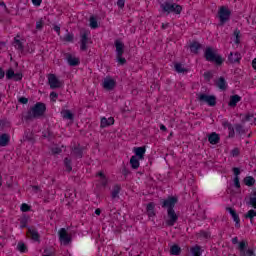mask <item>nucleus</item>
<instances>
[{
    "instance_id": "obj_29",
    "label": "nucleus",
    "mask_w": 256,
    "mask_h": 256,
    "mask_svg": "<svg viewBox=\"0 0 256 256\" xmlns=\"http://www.w3.org/2000/svg\"><path fill=\"white\" fill-rule=\"evenodd\" d=\"M244 185H246L247 187H253V185H255V178H253V176L245 177Z\"/></svg>"
},
{
    "instance_id": "obj_34",
    "label": "nucleus",
    "mask_w": 256,
    "mask_h": 256,
    "mask_svg": "<svg viewBox=\"0 0 256 256\" xmlns=\"http://www.w3.org/2000/svg\"><path fill=\"white\" fill-rule=\"evenodd\" d=\"M63 119H68L69 121H73V113H71L69 110H64L62 112Z\"/></svg>"
},
{
    "instance_id": "obj_38",
    "label": "nucleus",
    "mask_w": 256,
    "mask_h": 256,
    "mask_svg": "<svg viewBox=\"0 0 256 256\" xmlns=\"http://www.w3.org/2000/svg\"><path fill=\"white\" fill-rule=\"evenodd\" d=\"M191 253L194 256H201V247L199 246H194L191 248Z\"/></svg>"
},
{
    "instance_id": "obj_28",
    "label": "nucleus",
    "mask_w": 256,
    "mask_h": 256,
    "mask_svg": "<svg viewBox=\"0 0 256 256\" xmlns=\"http://www.w3.org/2000/svg\"><path fill=\"white\" fill-rule=\"evenodd\" d=\"M199 49H201V44H199L198 42H192L190 44V51L191 53H199Z\"/></svg>"
},
{
    "instance_id": "obj_61",
    "label": "nucleus",
    "mask_w": 256,
    "mask_h": 256,
    "mask_svg": "<svg viewBox=\"0 0 256 256\" xmlns=\"http://www.w3.org/2000/svg\"><path fill=\"white\" fill-rule=\"evenodd\" d=\"M252 68L256 71V58L252 60Z\"/></svg>"
},
{
    "instance_id": "obj_54",
    "label": "nucleus",
    "mask_w": 256,
    "mask_h": 256,
    "mask_svg": "<svg viewBox=\"0 0 256 256\" xmlns=\"http://www.w3.org/2000/svg\"><path fill=\"white\" fill-rule=\"evenodd\" d=\"M233 173H234L235 177H239V175H241V170H239V168L235 167V168H233Z\"/></svg>"
},
{
    "instance_id": "obj_62",
    "label": "nucleus",
    "mask_w": 256,
    "mask_h": 256,
    "mask_svg": "<svg viewBox=\"0 0 256 256\" xmlns=\"http://www.w3.org/2000/svg\"><path fill=\"white\" fill-rule=\"evenodd\" d=\"M3 77H5V72L0 68V79H3Z\"/></svg>"
},
{
    "instance_id": "obj_4",
    "label": "nucleus",
    "mask_w": 256,
    "mask_h": 256,
    "mask_svg": "<svg viewBox=\"0 0 256 256\" xmlns=\"http://www.w3.org/2000/svg\"><path fill=\"white\" fill-rule=\"evenodd\" d=\"M220 25H225L231 19V10L227 6H221L218 10Z\"/></svg>"
},
{
    "instance_id": "obj_59",
    "label": "nucleus",
    "mask_w": 256,
    "mask_h": 256,
    "mask_svg": "<svg viewBox=\"0 0 256 256\" xmlns=\"http://www.w3.org/2000/svg\"><path fill=\"white\" fill-rule=\"evenodd\" d=\"M232 157H237V155H239V149H233L231 152Z\"/></svg>"
},
{
    "instance_id": "obj_45",
    "label": "nucleus",
    "mask_w": 256,
    "mask_h": 256,
    "mask_svg": "<svg viewBox=\"0 0 256 256\" xmlns=\"http://www.w3.org/2000/svg\"><path fill=\"white\" fill-rule=\"evenodd\" d=\"M117 61L120 65H125V63H127V60L123 57V55H117Z\"/></svg>"
},
{
    "instance_id": "obj_6",
    "label": "nucleus",
    "mask_w": 256,
    "mask_h": 256,
    "mask_svg": "<svg viewBox=\"0 0 256 256\" xmlns=\"http://www.w3.org/2000/svg\"><path fill=\"white\" fill-rule=\"evenodd\" d=\"M48 85H50V89H61L63 82L55 74H48Z\"/></svg>"
},
{
    "instance_id": "obj_18",
    "label": "nucleus",
    "mask_w": 256,
    "mask_h": 256,
    "mask_svg": "<svg viewBox=\"0 0 256 256\" xmlns=\"http://www.w3.org/2000/svg\"><path fill=\"white\" fill-rule=\"evenodd\" d=\"M228 61H230V63H239V61H241V54L239 52H231L228 56Z\"/></svg>"
},
{
    "instance_id": "obj_7",
    "label": "nucleus",
    "mask_w": 256,
    "mask_h": 256,
    "mask_svg": "<svg viewBox=\"0 0 256 256\" xmlns=\"http://www.w3.org/2000/svg\"><path fill=\"white\" fill-rule=\"evenodd\" d=\"M198 101L201 103H207L210 107H215L217 105V98L215 96H209L207 94H200L198 96Z\"/></svg>"
},
{
    "instance_id": "obj_23",
    "label": "nucleus",
    "mask_w": 256,
    "mask_h": 256,
    "mask_svg": "<svg viewBox=\"0 0 256 256\" xmlns=\"http://www.w3.org/2000/svg\"><path fill=\"white\" fill-rule=\"evenodd\" d=\"M28 233L33 241H39V232L35 228H29Z\"/></svg>"
},
{
    "instance_id": "obj_46",
    "label": "nucleus",
    "mask_w": 256,
    "mask_h": 256,
    "mask_svg": "<svg viewBox=\"0 0 256 256\" xmlns=\"http://www.w3.org/2000/svg\"><path fill=\"white\" fill-rule=\"evenodd\" d=\"M14 81H21L23 79V74L21 73H14V76L12 78Z\"/></svg>"
},
{
    "instance_id": "obj_22",
    "label": "nucleus",
    "mask_w": 256,
    "mask_h": 256,
    "mask_svg": "<svg viewBox=\"0 0 256 256\" xmlns=\"http://www.w3.org/2000/svg\"><path fill=\"white\" fill-rule=\"evenodd\" d=\"M139 161H142V160L137 158V156H132L130 158V165L132 169H139V165H140Z\"/></svg>"
},
{
    "instance_id": "obj_47",
    "label": "nucleus",
    "mask_w": 256,
    "mask_h": 256,
    "mask_svg": "<svg viewBox=\"0 0 256 256\" xmlns=\"http://www.w3.org/2000/svg\"><path fill=\"white\" fill-rule=\"evenodd\" d=\"M36 29L38 31H41V29H43V19H40L39 21L36 22Z\"/></svg>"
},
{
    "instance_id": "obj_52",
    "label": "nucleus",
    "mask_w": 256,
    "mask_h": 256,
    "mask_svg": "<svg viewBox=\"0 0 256 256\" xmlns=\"http://www.w3.org/2000/svg\"><path fill=\"white\" fill-rule=\"evenodd\" d=\"M125 1H127V0H118L117 1V5L120 9H123V7H125Z\"/></svg>"
},
{
    "instance_id": "obj_8",
    "label": "nucleus",
    "mask_w": 256,
    "mask_h": 256,
    "mask_svg": "<svg viewBox=\"0 0 256 256\" xmlns=\"http://www.w3.org/2000/svg\"><path fill=\"white\" fill-rule=\"evenodd\" d=\"M238 250L241 256H255L252 249H247V242L241 241L238 243Z\"/></svg>"
},
{
    "instance_id": "obj_12",
    "label": "nucleus",
    "mask_w": 256,
    "mask_h": 256,
    "mask_svg": "<svg viewBox=\"0 0 256 256\" xmlns=\"http://www.w3.org/2000/svg\"><path fill=\"white\" fill-rule=\"evenodd\" d=\"M176 204H177V198L169 197L168 199L162 202V207H167V209H173V207H175Z\"/></svg>"
},
{
    "instance_id": "obj_37",
    "label": "nucleus",
    "mask_w": 256,
    "mask_h": 256,
    "mask_svg": "<svg viewBox=\"0 0 256 256\" xmlns=\"http://www.w3.org/2000/svg\"><path fill=\"white\" fill-rule=\"evenodd\" d=\"M17 249L20 251V253H27V245H25L23 242L18 243Z\"/></svg>"
},
{
    "instance_id": "obj_14",
    "label": "nucleus",
    "mask_w": 256,
    "mask_h": 256,
    "mask_svg": "<svg viewBox=\"0 0 256 256\" xmlns=\"http://www.w3.org/2000/svg\"><path fill=\"white\" fill-rule=\"evenodd\" d=\"M87 43H89V37L87 36V33H84L81 35V40H80L81 51H87Z\"/></svg>"
},
{
    "instance_id": "obj_48",
    "label": "nucleus",
    "mask_w": 256,
    "mask_h": 256,
    "mask_svg": "<svg viewBox=\"0 0 256 256\" xmlns=\"http://www.w3.org/2000/svg\"><path fill=\"white\" fill-rule=\"evenodd\" d=\"M64 41H67L68 43H71L73 41V35L68 33L64 36Z\"/></svg>"
},
{
    "instance_id": "obj_26",
    "label": "nucleus",
    "mask_w": 256,
    "mask_h": 256,
    "mask_svg": "<svg viewBox=\"0 0 256 256\" xmlns=\"http://www.w3.org/2000/svg\"><path fill=\"white\" fill-rule=\"evenodd\" d=\"M97 176L100 177L99 185H101L102 187H107L108 180L105 174H103V172H99Z\"/></svg>"
},
{
    "instance_id": "obj_20",
    "label": "nucleus",
    "mask_w": 256,
    "mask_h": 256,
    "mask_svg": "<svg viewBox=\"0 0 256 256\" xmlns=\"http://www.w3.org/2000/svg\"><path fill=\"white\" fill-rule=\"evenodd\" d=\"M247 205H250V207H253V209H256V189L252 191L249 201L247 202Z\"/></svg>"
},
{
    "instance_id": "obj_24",
    "label": "nucleus",
    "mask_w": 256,
    "mask_h": 256,
    "mask_svg": "<svg viewBox=\"0 0 256 256\" xmlns=\"http://www.w3.org/2000/svg\"><path fill=\"white\" fill-rule=\"evenodd\" d=\"M216 85L218 89H221L222 91H225L227 89V82L225 81V78L220 77L218 81L216 82Z\"/></svg>"
},
{
    "instance_id": "obj_50",
    "label": "nucleus",
    "mask_w": 256,
    "mask_h": 256,
    "mask_svg": "<svg viewBox=\"0 0 256 256\" xmlns=\"http://www.w3.org/2000/svg\"><path fill=\"white\" fill-rule=\"evenodd\" d=\"M235 131L237 133H243V126L241 124H236L235 125Z\"/></svg>"
},
{
    "instance_id": "obj_60",
    "label": "nucleus",
    "mask_w": 256,
    "mask_h": 256,
    "mask_svg": "<svg viewBox=\"0 0 256 256\" xmlns=\"http://www.w3.org/2000/svg\"><path fill=\"white\" fill-rule=\"evenodd\" d=\"M232 243H233V245H237V243H239V238L234 237V238L232 239Z\"/></svg>"
},
{
    "instance_id": "obj_9",
    "label": "nucleus",
    "mask_w": 256,
    "mask_h": 256,
    "mask_svg": "<svg viewBox=\"0 0 256 256\" xmlns=\"http://www.w3.org/2000/svg\"><path fill=\"white\" fill-rule=\"evenodd\" d=\"M115 85H117V82L115 81V79L109 76L104 78V81L102 83L103 89H105L106 91H113V89H115Z\"/></svg>"
},
{
    "instance_id": "obj_44",
    "label": "nucleus",
    "mask_w": 256,
    "mask_h": 256,
    "mask_svg": "<svg viewBox=\"0 0 256 256\" xmlns=\"http://www.w3.org/2000/svg\"><path fill=\"white\" fill-rule=\"evenodd\" d=\"M14 75H15V71H13V69H9L6 72V79H13Z\"/></svg>"
},
{
    "instance_id": "obj_40",
    "label": "nucleus",
    "mask_w": 256,
    "mask_h": 256,
    "mask_svg": "<svg viewBox=\"0 0 256 256\" xmlns=\"http://www.w3.org/2000/svg\"><path fill=\"white\" fill-rule=\"evenodd\" d=\"M64 165H65L67 171H69V172L73 171V167H71V159L65 158Z\"/></svg>"
},
{
    "instance_id": "obj_56",
    "label": "nucleus",
    "mask_w": 256,
    "mask_h": 256,
    "mask_svg": "<svg viewBox=\"0 0 256 256\" xmlns=\"http://www.w3.org/2000/svg\"><path fill=\"white\" fill-rule=\"evenodd\" d=\"M222 126L225 128V129H229V127L231 126V123H229V121L227 120H224L222 122Z\"/></svg>"
},
{
    "instance_id": "obj_13",
    "label": "nucleus",
    "mask_w": 256,
    "mask_h": 256,
    "mask_svg": "<svg viewBox=\"0 0 256 256\" xmlns=\"http://www.w3.org/2000/svg\"><path fill=\"white\" fill-rule=\"evenodd\" d=\"M114 123H115V119L113 117H110V118L103 117L100 122V127L102 129H105V127H109Z\"/></svg>"
},
{
    "instance_id": "obj_63",
    "label": "nucleus",
    "mask_w": 256,
    "mask_h": 256,
    "mask_svg": "<svg viewBox=\"0 0 256 256\" xmlns=\"http://www.w3.org/2000/svg\"><path fill=\"white\" fill-rule=\"evenodd\" d=\"M160 130L161 131H167V127L163 124L160 125Z\"/></svg>"
},
{
    "instance_id": "obj_17",
    "label": "nucleus",
    "mask_w": 256,
    "mask_h": 256,
    "mask_svg": "<svg viewBox=\"0 0 256 256\" xmlns=\"http://www.w3.org/2000/svg\"><path fill=\"white\" fill-rule=\"evenodd\" d=\"M67 62L70 65V67H77V65H79V63H80V60L78 57H75V56L69 54L67 56Z\"/></svg>"
},
{
    "instance_id": "obj_43",
    "label": "nucleus",
    "mask_w": 256,
    "mask_h": 256,
    "mask_svg": "<svg viewBox=\"0 0 256 256\" xmlns=\"http://www.w3.org/2000/svg\"><path fill=\"white\" fill-rule=\"evenodd\" d=\"M228 137L233 138L235 137V128L233 127V125H231L230 127H228Z\"/></svg>"
},
{
    "instance_id": "obj_33",
    "label": "nucleus",
    "mask_w": 256,
    "mask_h": 256,
    "mask_svg": "<svg viewBox=\"0 0 256 256\" xmlns=\"http://www.w3.org/2000/svg\"><path fill=\"white\" fill-rule=\"evenodd\" d=\"M234 37V43H236V45H239L241 43V31L236 29L234 31Z\"/></svg>"
},
{
    "instance_id": "obj_57",
    "label": "nucleus",
    "mask_w": 256,
    "mask_h": 256,
    "mask_svg": "<svg viewBox=\"0 0 256 256\" xmlns=\"http://www.w3.org/2000/svg\"><path fill=\"white\" fill-rule=\"evenodd\" d=\"M32 3L36 7H39L41 5V3H43V0H32Z\"/></svg>"
},
{
    "instance_id": "obj_35",
    "label": "nucleus",
    "mask_w": 256,
    "mask_h": 256,
    "mask_svg": "<svg viewBox=\"0 0 256 256\" xmlns=\"http://www.w3.org/2000/svg\"><path fill=\"white\" fill-rule=\"evenodd\" d=\"M14 47L15 49H18V51H23V43L21 40L14 38Z\"/></svg>"
},
{
    "instance_id": "obj_55",
    "label": "nucleus",
    "mask_w": 256,
    "mask_h": 256,
    "mask_svg": "<svg viewBox=\"0 0 256 256\" xmlns=\"http://www.w3.org/2000/svg\"><path fill=\"white\" fill-rule=\"evenodd\" d=\"M52 153H53L54 155H59V153H61V148H59V147L53 148V149H52Z\"/></svg>"
},
{
    "instance_id": "obj_64",
    "label": "nucleus",
    "mask_w": 256,
    "mask_h": 256,
    "mask_svg": "<svg viewBox=\"0 0 256 256\" xmlns=\"http://www.w3.org/2000/svg\"><path fill=\"white\" fill-rule=\"evenodd\" d=\"M169 27V23H162V29H167Z\"/></svg>"
},
{
    "instance_id": "obj_30",
    "label": "nucleus",
    "mask_w": 256,
    "mask_h": 256,
    "mask_svg": "<svg viewBox=\"0 0 256 256\" xmlns=\"http://www.w3.org/2000/svg\"><path fill=\"white\" fill-rule=\"evenodd\" d=\"M174 69L176 73H187V69L181 63H176Z\"/></svg>"
},
{
    "instance_id": "obj_15",
    "label": "nucleus",
    "mask_w": 256,
    "mask_h": 256,
    "mask_svg": "<svg viewBox=\"0 0 256 256\" xmlns=\"http://www.w3.org/2000/svg\"><path fill=\"white\" fill-rule=\"evenodd\" d=\"M208 141L210 145H217V143L221 141V137L219 136V134L213 132L208 136Z\"/></svg>"
},
{
    "instance_id": "obj_42",
    "label": "nucleus",
    "mask_w": 256,
    "mask_h": 256,
    "mask_svg": "<svg viewBox=\"0 0 256 256\" xmlns=\"http://www.w3.org/2000/svg\"><path fill=\"white\" fill-rule=\"evenodd\" d=\"M31 210V206L28 205L27 203H23L20 207V211H22L23 213H27V211Z\"/></svg>"
},
{
    "instance_id": "obj_3",
    "label": "nucleus",
    "mask_w": 256,
    "mask_h": 256,
    "mask_svg": "<svg viewBox=\"0 0 256 256\" xmlns=\"http://www.w3.org/2000/svg\"><path fill=\"white\" fill-rule=\"evenodd\" d=\"M204 56L206 61L216 63V65H221L223 63V58L217 55V53H215V50H213V48L211 47L206 48Z\"/></svg>"
},
{
    "instance_id": "obj_2",
    "label": "nucleus",
    "mask_w": 256,
    "mask_h": 256,
    "mask_svg": "<svg viewBox=\"0 0 256 256\" xmlns=\"http://www.w3.org/2000/svg\"><path fill=\"white\" fill-rule=\"evenodd\" d=\"M160 8L167 15L174 13V15H181L183 7L175 2L166 1L160 5Z\"/></svg>"
},
{
    "instance_id": "obj_1",
    "label": "nucleus",
    "mask_w": 256,
    "mask_h": 256,
    "mask_svg": "<svg viewBox=\"0 0 256 256\" xmlns=\"http://www.w3.org/2000/svg\"><path fill=\"white\" fill-rule=\"evenodd\" d=\"M45 111H47V106H45L44 103L38 102L30 108L26 119H37L39 117H43V115H45Z\"/></svg>"
},
{
    "instance_id": "obj_36",
    "label": "nucleus",
    "mask_w": 256,
    "mask_h": 256,
    "mask_svg": "<svg viewBox=\"0 0 256 256\" xmlns=\"http://www.w3.org/2000/svg\"><path fill=\"white\" fill-rule=\"evenodd\" d=\"M89 21L91 29H97V27H99V24L97 23V18H95L94 16H91Z\"/></svg>"
},
{
    "instance_id": "obj_31",
    "label": "nucleus",
    "mask_w": 256,
    "mask_h": 256,
    "mask_svg": "<svg viewBox=\"0 0 256 256\" xmlns=\"http://www.w3.org/2000/svg\"><path fill=\"white\" fill-rule=\"evenodd\" d=\"M170 253H171V255H180L181 254V247H179L178 245H173L170 248Z\"/></svg>"
},
{
    "instance_id": "obj_53",
    "label": "nucleus",
    "mask_w": 256,
    "mask_h": 256,
    "mask_svg": "<svg viewBox=\"0 0 256 256\" xmlns=\"http://www.w3.org/2000/svg\"><path fill=\"white\" fill-rule=\"evenodd\" d=\"M19 103H22V105H27V103H29V99L21 97L19 98Z\"/></svg>"
},
{
    "instance_id": "obj_16",
    "label": "nucleus",
    "mask_w": 256,
    "mask_h": 256,
    "mask_svg": "<svg viewBox=\"0 0 256 256\" xmlns=\"http://www.w3.org/2000/svg\"><path fill=\"white\" fill-rule=\"evenodd\" d=\"M145 147H137V148H134V153H135V156L134 157H137L138 159H145Z\"/></svg>"
},
{
    "instance_id": "obj_21",
    "label": "nucleus",
    "mask_w": 256,
    "mask_h": 256,
    "mask_svg": "<svg viewBox=\"0 0 256 256\" xmlns=\"http://www.w3.org/2000/svg\"><path fill=\"white\" fill-rule=\"evenodd\" d=\"M241 101V96L239 95H233L230 97V101L228 103L229 107H237V103Z\"/></svg>"
},
{
    "instance_id": "obj_19",
    "label": "nucleus",
    "mask_w": 256,
    "mask_h": 256,
    "mask_svg": "<svg viewBox=\"0 0 256 256\" xmlns=\"http://www.w3.org/2000/svg\"><path fill=\"white\" fill-rule=\"evenodd\" d=\"M115 47H116V55H123L125 45L120 40L115 41Z\"/></svg>"
},
{
    "instance_id": "obj_25",
    "label": "nucleus",
    "mask_w": 256,
    "mask_h": 256,
    "mask_svg": "<svg viewBox=\"0 0 256 256\" xmlns=\"http://www.w3.org/2000/svg\"><path fill=\"white\" fill-rule=\"evenodd\" d=\"M146 209L148 217H153L155 215V204L153 202H150Z\"/></svg>"
},
{
    "instance_id": "obj_41",
    "label": "nucleus",
    "mask_w": 256,
    "mask_h": 256,
    "mask_svg": "<svg viewBox=\"0 0 256 256\" xmlns=\"http://www.w3.org/2000/svg\"><path fill=\"white\" fill-rule=\"evenodd\" d=\"M72 153L79 159H81V157H83V150H81L80 148H74Z\"/></svg>"
},
{
    "instance_id": "obj_11",
    "label": "nucleus",
    "mask_w": 256,
    "mask_h": 256,
    "mask_svg": "<svg viewBox=\"0 0 256 256\" xmlns=\"http://www.w3.org/2000/svg\"><path fill=\"white\" fill-rule=\"evenodd\" d=\"M226 211L230 213L233 221L235 222V226L240 227L241 219L239 218V214H237V212L231 207H227Z\"/></svg>"
},
{
    "instance_id": "obj_27",
    "label": "nucleus",
    "mask_w": 256,
    "mask_h": 256,
    "mask_svg": "<svg viewBox=\"0 0 256 256\" xmlns=\"http://www.w3.org/2000/svg\"><path fill=\"white\" fill-rule=\"evenodd\" d=\"M8 144H9V135L2 134L0 136V147H7Z\"/></svg>"
},
{
    "instance_id": "obj_58",
    "label": "nucleus",
    "mask_w": 256,
    "mask_h": 256,
    "mask_svg": "<svg viewBox=\"0 0 256 256\" xmlns=\"http://www.w3.org/2000/svg\"><path fill=\"white\" fill-rule=\"evenodd\" d=\"M54 31L57 33V35H61V27L58 25L54 26Z\"/></svg>"
},
{
    "instance_id": "obj_51",
    "label": "nucleus",
    "mask_w": 256,
    "mask_h": 256,
    "mask_svg": "<svg viewBox=\"0 0 256 256\" xmlns=\"http://www.w3.org/2000/svg\"><path fill=\"white\" fill-rule=\"evenodd\" d=\"M57 97H59V95L56 92H51L50 93L51 101H57Z\"/></svg>"
},
{
    "instance_id": "obj_32",
    "label": "nucleus",
    "mask_w": 256,
    "mask_h": 256,
    "mask_svg": "<svg viewBox=\"0 0 256 256\" xmlns=\"http://www.w3.org/2000/svg\"><path fill=\"white\" fill-rule=\"evenodd\" d=\"M255 217H256V210H254V209L249 210L245 214V218L246 219H250V221H253V219H255Z\"/></svg>"
},
{
    "instance_id": "obj_39",
    "label": "nucleus",
    "mask_w": 256,
    "mask_h": 256,
    "mask_svg": "<svg viewBox=\"0 0 256 256\" xmlns=\"http://www.w3.org/2000/svg\"><path fill=\"white\" fill-rule=\"evenodd\" d=\"M120 191H121V187L115 186L112 191V199H117V197H119Z\"/></svg>"
},
{
    "instance_id": "obj_49",
    "label": "nucleus",
    "mask_w": 256,
    "mask_h": 256,
    "mask_svg": "<svg viewBox=\"0 0 256 256\" xmlns=\"http://www.w3.org/2000/svg\"><path fill=\"white\" fill-rule=\"evenodd\" d=\"M234 186L239 189L241 187V183L239 182V176H235L234 178Z\"/></svg>"
},
{
    "instance_id": "obj_5",
    "label": "nucleus",
    "mask_w": 256,
    "mask_h": 256,
    "mask_svg": "<svg viewBox=\"0 0 256 256\" xmlns=\"http://www.w3.org/2000/svg\"><path fill=\"white\" fill-rule=\"evenodd\" d=\"M179 220V215L175 212L174 209L167 210V217H166V225L168 227H173L175 223Z\"/></svg>"
},
{
    "instance_id": "obj_10",
    "label": "nucleus",
    "mask_w": 256,
    "mask_h": 256,
    "mask_svg": "<svg viewBox=\"0 0 256 256\" xmlns=\"http://www.w3.org/2000/svg\"><path fill=\"white\" fill-rule=\"evenodd\" d=\"M59 235V240L64 244V245H69L71 241V236L67 233V230L65 228H61L58 232Z\"/></svg>"
}]
</instances>
